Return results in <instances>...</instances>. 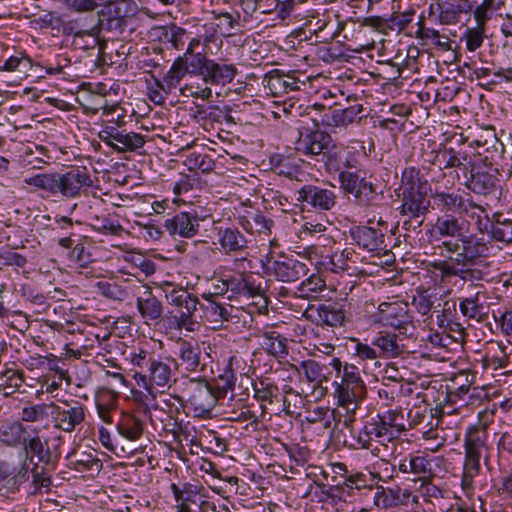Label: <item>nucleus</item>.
<instances>
[{"label":"nucleus","mask_w":512,"mask_h":512,"mask_svg":"<svg viewBox=\"0 0 512 512\" xmlns=\"http://www.w3.org/2000/svg\"><path fill=\"white\" fill-rule=\"evenodd\" d=\"M337 486L342 492H347L348 495L353 489L361 490L368 487L366 475L361 472L347 474L343 482H338Z\"/></svg>","instance_id":"obj_56"},{"label":"nucleus","mask_w":512,"mask_h":512,"mask_svg":"<svg viewBox=\"0 0 512 512\" xmlns=\"http://www.w3.org/2000/svg\"><path fill=\"white\" fill-rule=\"evenodd\" d=\"M260 339L262 349L268 354L277 358H283L288 354L285 344L286 339L280 333L275 331L265 332Z\"/></svg>","instance_id":"obj_36"},{"label":"nucleus","mask_w":512,"mask_h":512,"mask_svg":"<svg viewBox=\"0 0 512 512\" xmlns=\"http://www.w3.org/2000/svg\"><path fill=\"white\" fill-rule=\"evenodd\" d=\"M365 171H362L357 166L353 169H345L340 171L338 174V182L340 185V189L349 195H353L356 193L358 187L365 181L366 179Z\"/></svg>","instance_id":"obj_35"},{"label":"nucleus","mask_w":512,"mask_h":512,"mask_svg":"<svg viewBox=\"0 0 512 512\" xmlns=\"http://www.w3.org/2000/svg\"><path fill=\"white\" fill-rule=\"evenodd\" d=\"M326 289V283L319 274H312L296 288L295 294L304 299H316Z\"/></svg>","instance_id":"obj_38"},{"label":"nucleus","mask_w":512,"mask_h":512,"mask_svg":"<svg viewBox=\"0 0 512 512\" xmlns=\"http://www.w3.org/2000/svg\"><path fill=\"white\" fill-rule=\"evenodd\" d=\"M378 415H380L381 420L387 429L395 435V439H397L400 434L408 430L405 424L404 415L400 410L391 409L384 413H378Z\"/></svg>","instance_id":"obj_43"},{"label":"nucleus","mask_w":512,"mask_h":512,"mask_svg":"<svg viewBox=\"0 0 512 512\" xmlns=\"http://www.w3.org/2000/svg\"><path fill=\"white\" fill-rule=\"evenodd\" d=\"M437 412V408H435V413H432V409H428L426 407H414L410 409L407 415L408 430L421 425L427 418L430 419V421L427 423L429 429H432L434 426H438L439 419L436 420L435 424L432 423L434 417L437 415Z\"/></svg>","instance_id":"obj_46"},{"label":"nucleus","mask_w":512,"mask_h":512,"mask_svg":"<svg viewBox=\"0 0 512 512\" xmlns=\"http://www.w3.org/2000/svg\"><path fill=\"white\" fill-rule=\"evenodd\" d=\"M144 427V422L131 413H122L116 424L118 434L131 442L141 438Z\"/></svg>","instance_id":"obj_31"},{"label":"nucleus","mask_w":512,"mask_h":512,"mask_svg":"<svg viewBox=\"0 0 512 512\" xmlns=\"http://www.w3.org/2000/svg\"><path fill=\"white\" fill-rule=\"evenodd\" d=\"M432 163L441 170L459 168L464 173L469 169L473 160L461 146L458 148L443 147L437 150Z\"/></svg>","instance_id":"obj_20"},{"label":"nucleus","mask_w":512,"mask_h":512,"mask_svg":"<svg viewBox=\"0 0 512 512\" xmlns=\"http://www.w3.org/2000/svg\"><path fill=\"white\" fill-rule=\"evenodd\" d=\"M187 164L190 170H200L209 173L215 168V161L208 154L193 152L187 157Z\"/></svg>","instance_id":"obj_53"},{"label":"nucleus","mask_w":512,"mask_h":512,"mask_svg":"<svg viewBox=\"0 0 512 512\" xmlns=\"http://www.w3.org/2000/svg\"><path fill=\"white\" fill-rule=\"evenodd\" d=\"M178 366L184 367L189 372L201 371L205 367L203 362V352L197 342L181 341L178 344Z\"/></svg>","instance_id":"obj_26"},{"label":"nucleus","mask_w":512,"mask_h":512,"mask_svg":"<svg viewBox=\"0 0 512 512\" xmlns=\"http://www.w3.org/2000/svg\"><path fill=\"white\" fill-rule=\"evenodd\" d=\"M295 150L306 156L320 157L329 173H340L345 169L357 167L359 161L346 147L337 145L331 136L321 130L299 131V137L295 143Z\"/></svg>","instance_id":"obj_1"},{"label":"nucleus","mask_w":512,"mask_h":512,"mask_svg":"<svg viewBox=\"0 0 512 512\" xmlns=\"http://www.w3.org/2000/svg\"><path fill=\"white\" fill-rule=\"evenodd\" d=\"M50 416L49 404H37L24 407L21 413V419L26 422H36Z\"/></svg>","instance_id":"obj_57"},{"label":"nucleus","mask_w":512,"mask_h":512,"mask_svg":"<svg viewBox=\"0 0 512 512\" xmlns=\"http://www.w3.org/2000/svg\"><path fill=\"white\" fill-rule=\"evenodd\" d=\"M354 438L358 448L370 449L374 439H378L379 442L384 440L392 441L395 439V435L387 429L380 415L376 414L365 420L362 429Z\"/></svg>","instance_id":"obj_18"},{"label":"nucleus","mask_w":512,"mask_h":512,"mask_svg":"<svg viewBox=\"0 0 512 512\" xmlns=\"http://www.w3.org/2000/svg\"><path fill=\"white\" fill-rule=\"evenodd\" d=\"M267 271L277 281L294 283L308 274L309 267L293 255H278L269 261Z\"/></svg>","instance_id":"obj_12"},{"label":"nucleus","mask_w":512,"mask_h":512,"mask_svg":"<svg viewBox=\"0 0 512 512\" xmlns=\"http://www.w3.org/2000/svg\"><path fill=\"white\" fill-rule=\"evenodd\" d=\"M401 183L400 189L402 192L420 191V170L413 166L405 168L402 172Z\"/></svg>","instance_id":"obj_51"},{"label":"nucleus","mask_w":512,"mask_h":512,"mask_svg":"<svg viewBox=\"0 0 512 512\" xmlns=\"http://www.w3.org/2000/svg\"><path fill=\"white\" fill-rule=\"evenodd\" d=\"M491 234L496 241L512 243V219L499 217L492 225Z\"/></svg>","instance_id":"obj_54"},{"label":"nucleus","mask_w":512,"mask_h":512,"mask_svg":"<svg viewBox=\"0 0 512 512\" xmlns=\"http://www.w3.org/2000/svg\"><path fill=\"white\" fill-rule=\"evenodd\" d=\"M180 58H182L188 74L200 76L203 79L211 59H208L203 53L192 51V45L188 46Z\"/></svg>","instance_id":"obj_34"},{"label":"nucleus","mask_w":512,"mask_h":512,"mask_svg":"<svg viewBox=\"0 0 512 512\" xmlns=\"http://www.w3.org/2000/svg\"><path fill=\"white\" fill-rule=\"evenodd\" d=\"M316 321L321 325L331 327L341 326L345 319V311L339 303L325 302L316 308Z\"/></svg>","instance_id":"obj_32"},{"label":"nucleus","mask_w":512,"mask_h":512,"mask_svg":"<svg viewBox=\"0 0 512 512\" xmlns=\"http://www.w3.org/2000/svg\"><path fill=\"white\" fill-rule=\"evenodd\" d=\"M98 138L118 153L134 152L145 144L144 136L136 132H128L116 125H106L98 133Z\"/></svg>","instance_id":"obj_11"},{"label":"nucleus","mask_w":512,"mask_h":512,"mask_svg":"<svg viewBox=\"0 0 512 512\" xmlns=\"http://www.w3.org/2000/svg\"><path fill=\"white\" fill-rule=\"evenodd\" d=\"M308 0H274L272 9H275L277 17L280 20H285L294 14L297 8Z\"/></svg>","instance_id":"obj_55"},{"label":"nucleus","mask_w":512,"mask_h":512,"mask_svg":"<svg viewBox=\"0 0 512 512\" xmlns=\"http://www.w3.org/2000/svg\"><path fill=\"white\" fill-rule=\"evenodd\" d=\"M130 361L135 370V376L143 381L148 380L152 385L158 387L169 386L172 381L173 369L176 370L178 363L171 357H162L153 352L139 349L132 352Z\"/></svg>","instance_id":"obj_3"},{"label":"nucleus","mask_w":512,"mask_h":512,"mask_svg":"<svg viewBox=\"0 0 512 512\" xmlns=\"http://www.w3.org/2000/svg\"><path fill=\"white\" fill-rule=\"evenodd\" d=\"M371 344L377 348L380 358H395L403 351L398 343V336L390 332H379Z\"/></svg>","instance_id":"obj_33"},{"label":"nucleus","mask_w":512,"mask_h":512,"mask_svg":"<svg viewBox=\"0 0 512 512\" xmlns=\"http://www.w3.org/2000/svg\"><path fill=\"white\" fill-rule=\"evenodd\" d=\"M486 412L479 413V422L467 428L464 438L465 458L464 462L480 464L482 456L485 464H488L490 447L488 445V423L482 421Z\"/></svg>","instance_id":"obj_9"},{"label":"nucleus","mask_w":512,"mask_h":512,"mask_svg":"<svg viewBox=\"0 0 512 512\" xmlns=\"http://www.w3.org/2000/svg\"><path fill=\"white\" fill-rule=\"evenodd\" d=\"M50 417L55 429L71 433L85 420V406L77 400H58L49 403Z\"/></svg>","instance_id":"obj_7"},{"label":"nucleus","mask_w":512,"mask_h":512,"mask_svg":"<svg viewBox=\"0 0 512 512\" xmlns=\"http://www.w3.org/2000/svg\"><path fill=\"white\" fill-rule=\"evenodd\" d=\"M206 217H200L196 211L179 212L164 222V227L172 236L192 238L198 231L200 222Z\"/></svg>","instance_id":"obj_17"},{"label":"nucleus","mask_w":512,"mask_h":512,"mask_svg":"<svg viewBox=\"0 0 512 512\" xmlns=\"http://www.w3.org/2000/svg\"><path fill=\"white\" fill-rule=\"evenodd\" d=\"M484 31L485 27L476 26L474 28H468L465 31L464 38L466 40V48L470 52H474L479 49L484 42Z\"/></svg>","instance_id":"obj_58"},{"label":"nucleus","mask_w":512,"mask_h":512,"mask_svg":"<svg viewBox=\"0 0 512 512\" xmlns=\"http://www.w3.org/2000/svg\"><path fill=\"white\" fill-rule=\"evenodd\" d=\"M330 366L336 372L335 396L340 406L347 410H355L359 401L366 396V385L361 378L359 368L354 364L345 363L339 358H333Z\"/></svg>","instance_id":"obj_2"},{"label":"nucleus","mask_w":512,"mask_h":512,"mask_svg":"<svg viewBox=\"0 0 512 512\" xmlns=\"http://www.w3.org/2000/svg\"><path fill=\"white\" fill-rule=\"evenodd\" d=\"M373 321L397 329L402 334H407L410 329H414L413 315L408 303L405 302L380 303L378 311L373 315Z\"/></svg>","instance_id":"obj_10"},{"label":"nucleus","mask_w":512,"mask_h":512,"mask_svg":"<svg viewBox=\"0 0 512 512\" xmlns=\"http://www.w3.org/2000/svg\"><path fill=\"white\" fill-rule=\"evenodd\" d=\"M410 473L419 475V480L430 478L432 476L431 462L427 456L409 455Z\"/></svg>","instance_id":"obj_50"},{"label":"nucleus","mask_w":512,"mask_h":512,"mask_svg":"<svg viewBox=\"0 0 512 512\" xmlns=\"http://www.w3.org/2000/svg\"><path fill=\"white\" fill-rule=\"evenodd\" d=\"M93 221L94 229L100 233L109 235H120L123 231V227L118 222L111 221L107 217L96 216L93 219Z\"/></svg>","instance_id":"obj_59"},{"label":"nucleus","mask_w":512,"mask_h":512,"mask_svg":"<svg viewBox=\"0 0 512 512\" xmlns=\"http://www.w3.org/2000/svg\"><path fill=\"white\" fill-rule=\"evenodd\" d=\"M421 494L427 504L434 506L433 499L443 497V491L430 482V478L422 479L420 486Z\"/></svg>","instance_id":"obj_62"},{"label":"nucleus","mask_w":512,"mask_h":512,"mask_svg":"<svg viewBox=\"0 0 512 512\" xmlns=\"http://www.w3.org/2000/svg\"><path fill=\"white\" fill-rule=\"evenodd\" d=\"M301 368L309 382L319 381L323 377V368L315 360L309 359L302 361Z\"/></svg>","instance_id":"obj_64"},{"label":"nucleus","mask_w":512,"mask_h":512,"mask_svg":"<svg viewBox=\"0 0 512 512\" xmlns=\"http://www.w3.org/2000/svg\"><path fill=\"white\" fill-rule=\"evenodd\" d=\"M202 297L205 302L201 303L200 310L203 312L202 317L208 322L220 327L224 322L232 320V313L234 311L232 305L217 302L215 299H212L211 294L204 293Z\"/></svg>","instance_id":"obj_23"},{"label":"nucleus","mask_w":512,"mask_h":512,"mask_svg":"<svg viewBox=\"0 0 512 512\" xmlns=\"http://www.w3.org/2000/svg\"><path fill=\"white\" fill-rule=\"evenodd\" d=\"M164 39L172 45L175 49H182L184 46V37L186 36V31L183 28L177 27L175 25L167 28L164 32Z\"/></svg>","instance_id":"obj_63"},{"label":"nucleus","mask_w":512,"mask_h":512,"mask_svg":"<svg viewBox=\"0 0 512 512\" xmlns=\"http://www.w3.org/2000/svg\"><path fill=\"white\" fill-rule=\"evenodd\" d=\"M24 381V373L21 370L5 365L4 369L0 371V387L9 389L7 394L17 391Z\"/></svg>","instance_id":"obj_44"},{"label":"nucleus","mask_w":512,"mask_h":512,"mask_svg":"<svg viewBox=\"0 0 512 512\" xmlns=\"http://www.w3.org/2000/svg\"><path fill=\"white\" fill-rule=\"evenodd\" d=\"M226 289H229V300L244 297L254 298L261 294L260 285H256L252 274L234 273L225 276Z\"/></svg>","instance_id":"obj_19"},{"label":"nucleus","mask_w":512,"mask_h":512,"mask_svg":"<svg viewBox=\"0 0 512 512\" xmlns=\"http://www.w3.org/2000/svg\"><path fill=\"white\" fill-rule=\"evenodd\" d=\"M134 3L129 0H117L107 3L100 13V17L129 20L134 14Z\"/></svg>","instance_id":"obj_42"},{"label":"nucleus","mask_w":512,"mask_h":512,"mask_svg":"<svg viewBox=\"0 0 512 512\" xmlns=\"http://www.w3.org/2000/svg\"><path fill=\"white\" fill-rule=\"evenodd\" d=\"M352 196L354 202L361 207H371L375 205L378 199L377 186L365 179Z\"/></svg>","instance_id":"obj_45"},{"label":"nucleus","mask_w":512,"mask_h":512,"mask_svg":"<svg viewBox=\"0 0 512 512\" xmlns=\"http://www.w3.org/2000/svg\"><path fill=\"white\" fill-rule=\"evenodd\" d=\"M24 449L25 459L30 463H33L34 456L38 458V462L44 463L45 465H49L51 463V451L49 448H44V444L39 436L31 437L28 440L25 439Z\"/></svg>","instance_id":"obj_40"},{"label":"nucleus","mask_w":512,"mask_h":512,"mask_svg":"<svg viewBox=\"0 0 512 512\" xmlns=\"http://www.w3.org/2000/svg\"><path fill=\"white\" fill-rule=\"evenodd\" d=\"M97 286L101 294L106 298L123 301L127 296L126 291L116 283L98 282Z\"/></svg>","instance_id":"obj_61"},{"label":"nucleus","mask_w":512,"mask_h":512,"mask_svg":"<svg viewBox=\"0 0 512 512\" xmlns=\"http://www.w3.org/2000/svg\"><path fill=\"white\" fill-rule=\"evenodd\" d=\"M254 397L261 402L273 403V400L277 398L279 389L277 385L269 381L268 378L262 379L253 384Z\"/></svg>","instance_id":"obj_48"},{"label":"nucleus","mask_w":512,"mask_h":512,"mask_svg":"<svg viewBox=\"0 0 512 512\" xmlns=\"http://www.w3.org/2000/svg\"><path fill=\"white\" fill-rule=\"evenodd\" d=\"M262 83L274 97H279L290 91H296L299 89L298 81L293 76L285 74L278 69H274L266 73L263 77Z\"/></svg>","instance_id":"obj_24"},{"label":"nucleus","mask_w":512,"mask_h":512,"mask_svg":"<svg viewBox=\"0 0 512 512\" xmlns=\"http://www.w3.org/2000/svg\"><path fill=\"white\" fill-rule=\"evenodd\" d=\"M432 266L446 277H459L463 281H477L482 278L480 270L471 268L473 265H462L447 260H437L433 262Z\"/></svg>","instance_id":"obj_28"},{"label":"nucleus","mask_w":512,"mask_h":512,"mask_svg":"<svg viewBox=\"0 0 512 512\" xmlns=\"http://www.w3.org/2000/svg\"><path fill=\"white\" fill-rule=\"evenodd\" d=\"M375 505L382 509L397 507L403 503L400 498V489H384L378 487L374 496Z\"/></svg>","instance_id":"obj_47"},{"label":"nucleus","mask_w":512,"mask_h":512,"mask_svg":"<svg viewBox=\"0 0 512 512\" xmlns=\"http://www.w3.org/2000/svg\"><path fill=\"white\" fill-rule=\"evenodd\" d=\"M469 222L462 216L446 214L438 216L428 234L432 242L440 244L444 240H459L469 230Z\"/></svg>","instance_id":"obj_13"},{"label":"nucleus","mask_w":512,"mask_h":512,"mask_svg":"<svg viewBox=\"0 0 512 512\" xmlns=\"http://www.w3.org/2000/svg\"><path fill=\"white\" fill-rule=\"evenodd\" d=\"M502 2L496 0H483L473 11L478 26L486 27L495 11L501 8Z\"/></svg>","instance_id":"obj_49"},{"label":"nucleus","mask_w":512,"mask_h":512,"mask_svg":"<svg viewBox=\"0 0 512 512\" xmlns=\"http://www.w3.org/2000/svg\"><path fill=\"white\" fill-rule=\"evenodd\" d=\"M476 375L470 370L458 372L452 379L451 385L447 387V398L451 402L463 400L464 396L470 393L471 385L475 382Z\"/></svg>","instance_id":"obj_30"},{"label":"nucleus","mask_w":512,"mask_h":512,"mask_svg":"<svg viewBox=\"0 0 512 512\" xmlns=\"http://www.w3.org/2000/svg\"><path fill=\"white\" fill-rule=\"evenodd\" d=\"M236 74L237 68L234 64L218 63L211 59L202 80L206 84L225 86L233 81Z\"/></svg>","instance_id":"obj_27"},{"label":"nucleus","mask_w":512,"mask_h":512,"mask_svg":"<svg viewBox=\"0 0 512 512\" xmlns=\"http://www.w3.org/2000/svg\"><path fill=\"white\" fill-rule=\"evenodd\" d=\"M129 20L112 19L108 17H100L99 24L102 30L112 33L114 36L122 35L128 27Z\"/></svg>","instance_id":"obj_60"},{"label":"nucleus","mask_w":512,"mask_h":512,"mask_svg":"<svg viewBox=\"0 0 512 512\" xmlns=\"http://www.w3.org/2000/svg\"><path fill=\"white\" fill-rule=\"evenodd\" d=\"M73 467L78 472L98 473L102 467V461L91 453H82L78 459L73 462Z\"/></svg>","instance_id":"obj_52"},{"label":"nucleus","mask_w":512,"mask_h":512,"mask_svg":"<svg viewBox=\"0 0 512 512\" xmlns=\"http://www.w3.org/2000/svg\"><path fill=\"white\" fill-rule=\"evenodd\" d=\"M431 197L436 209L443 215L453 214L480 220L485 213V208L476 203L471 196L465 197L459 192L435 190Z\"/></svg>","instance_id":"obj_6"},{"label":"nucleus","mask_w":512,"mask_h":512,"mask_svg":"<svg viewBox=\"0 0 512 512\" xmlns=\"http://www.w3.org/2000/svg\"><path fill=\"white\" fill-rule=\"evenodd\" d=\"M136 306L146 324L157 322L163 315V305L150 289L137 297Z\"/></svg>","instance_id":"obj_29"},{"label":"nucleus","mask_w":512,"mask_h":512,"mask_svg":"<svg viewBox=\"0 0 512 512\" xmlns=\"http://www.w3.org/2000/svg\"><path fill=\"white\" fill-rule=\"evenodd\" d=\"M217 240L220 251L225 255L242 254L248 249L249 241L246 236L234 226L220 227L217 232Z\"/></svg>","instance_id":"obj_21"},{"label":"nucleus","mask_w":512,"mask_h":512,"mask_svg":"<svg viewBox=\"0 0 512 512\" xmlns=\"http://www.w3.org/2000/svg\"><path fill=\"white\" fill-rule=\"evenodd\" d=\"M429 201L421 191L402 192V205L400 213L403 217H415L414 226L423 224L424 217L428 212Z\"/></svg>","instance_id":"obj_22"},{"label":"nucleus","mask_w":512,"mask_h":512,"mask_svg":"<svg viewBox=\"0 0 512 512\" xmlns=\"http://www.w3.org/2000/svg\"><path fill=\"white\" fill-rule=\"evenodd\" d=\"M463 185L476 195L490 202H498L502 196V184L497 169L476 164L474 161L464 172Z\"/></svg>","instance_id":"obj_5"},{"label":"nucleus","mask_w":512,"mask_h":512,"mask_svg":"<svg viewBox=\"0 0 512 512\" xmlns=\"http://www.w3.org/2000/svg\"><path fill=\"white\" fill-rule=\"evenodd\" d=\"M297 194V201L306 203L317 212L330 211L337 204L335 191L318 185H303Z\"/></svg>","instance_id":"obj_14"},{"label":"nucleus","mask_w":512,"mask_h":512,"mask_svg":"<svg viewBox=\"0 0 512 512\" xmlns=\"http://www.w3.org/2000/svg\"><path fill=\"white\" fill-rule=\"evenodd\" d=\"M473 9L470 0H432L429 14L438 12V20L443 25L457 24L462 14H469Z\"/></svg>","instance_id":"obj_15"},{"label":"nucleus","mask_w":512,"mask_h":512,"mask_svg":"<svg viewBox=\"0 0 512 512\" xmlns=\"http://www.w3.org/2000/svg\"><path fill=\"white\" fill-rule=\"evenodd\" d=\"M459 309L462 315L468 319H475L478 322L482 321L487 313L484 311L485 307L480 301V292L460 300Z\"/></svg>","instance_id":"obj_41"},{"label":"nucleus","mask_w":512,"mask_h":512,"mask_svg":"<svg viewBox=\"0 0 512 512\" xmlns=\"http://www.w3.org/2000/svg\"><path fill=\"white\" fill-rule=\"evenodd\" d=\"M59 173L36 174L25 179V183L37 189L45 191L48 195L59 194L58 184Z\"/></svg>","instance_id":"obj_39"},{"label":"nucleus","mask_w":512,"mask_h":512,"mask_svg":"<svg viewBox=\"0 0 512 512\" xmlns=\"http://www.w3.org/2000/svg\"><path fill=\"white\" fill-rule=\"evenodd\" d=\"M187 69L184 66L182 58L177 57L173 62L171 68L168 70L162 82L157 81V86L166 94L171 93L175 89L182 78L187 74Z\"/></svg>","instance_id":"obj_37"},{"label":"nucleus","mask_w":512,"mask_h":512,"mask_svg":"<svg viewBox=\"0 0 512 512\" xmlns=\"http://www.w3.org/2000/svg\"><path fill=\"white\" fill-rule=\"evenodd\" d=\"M165 296L168 304L176 309L175 321L177 326L189 329V326L194 324V319L201 305L197 296L189 292L187 288L172 285L171 289L165 290Z\"/></svg>","instance_id":"obj_8"},{"label":"nucleus","mask_w":512,"mask_h":512,"mask_svg":"<svg viewBox=\"0 0 512 512\" xmlns=\"http://www.w3.org/2000/svg\"><path fill=\"white\" fill-rule=\"evenodd\" d=\"M59 194L66 198L77 197L82 188L92 185L89 171L84 166L72 167L66 173H59Z\"/></svg>","instance_id":"obj_16"},{"label":"nucleus","mask_w":512,"mask_h":512,"mask_svg":"<svg viewBox=\"0 0 512 512\" xmlns=\"http://www.w3.org/2000/svg\"><path fill=\"white\" fill-rule=\"evenodd\" d=\"M440 255L462 265H475L479 259L488 255V246L483 238L467 233L459 240H444L434 245Z\"/></svg>","instance_id":"obj_4"},{"label":"nucleus","mask_w":512,"mask_h":512,"mask_svg":"<svg viewBox=\"0 0 512 512\" xmlns=\"http://www.w3.org/2000/svg\"><path fill=\"white\" fill-rule=\"evenodd\" d=\"M353 241L361 248L369 251H381L386 248L384 233L376 228L358 226L351 230Z\"/></svg>","instance_id":"obj_25"}]
</instances>
